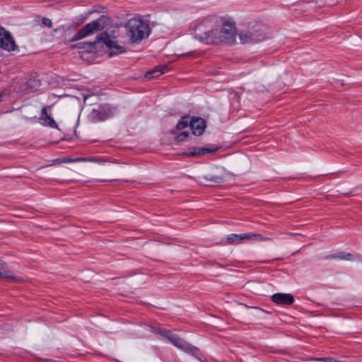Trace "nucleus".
<instances>
[{
    "label": "nucleus",
    "mask_w": 362,
    "mask_h": 362,
    "mask_svg": "<svg viewBox=\"0 0 362 362\" xmlns=\"http://www.w3.org/2000/svg\"><path fill=\"white\" fill-rule=\"evenodd\" d=\"M168 70V69L167 66H158L155 69L147 71L145 76L147 78H156L167 72Z\"/></svg>",
    "instance_id": "nucleus-18"
},
{
    "label": "nucleus",
    "mask_w": 362,
    "mask_h": 362,
    "mask_svg": "<svg viewBox=\"0 0 362 362\" xmlns=\"http://www.w3.org/2000/svg\"><path fill=\"white\" fill-rule=\"evenodd\" d=\"M179 337H180L177 334H174L171 330L168 329L164 339H165L168 342L175 345Z\"/></svg>",
    "instance_id": "nucleus-21"
},
{
    "label": "nucleus",
    "mask_w": 362,
    "mask_h": 362,
    "mask_svg": "<svg viewBox=\"0 0 362 362\" xmlns=\"http://www.w3.org/2000/svg\"><path fill=\"white\" fill-rule=\"evenodd\" d=\"M195 37L206 44H220L221 38L217 28L211 29L203 33H196Z\"/></svg>",
    "instance_id": "nucleus-9"
},
{
    "label": "nucleus",
    "mask_w": 362,
    "mask_h": 362,
    "mask_svg": "<svg viewBox=\"0 0 362 362\" xmlns=\"http://www.w3.org/2000/svg\"><path fill=\"white\" fill-rule=\"evenodd\" d=\"M252 308H254V309L258 310L259 311L263 312L262 309H260V308H259L257 307H252Z\"/></svg>",
    "instance_id": "nucleus-28"
},
{
    "label": "nucleus",
    "mask_w": 362,
    "mask_h": 362,
    "mask_svg": "<svg viewBox=\"0 0 362 362\" xmlns=\"http://www.w3.org/2000/svg\"><path fill=\"white\" fill-rule=\"evenodd\" d=\"M42 23L43 25H45V27H47V28H51L52 26V22L51 21V19L48 18H42Z\"/></svg>",
    "instance_id": "nucleus-25"
},
{
    "label": "nucleus",
    "mask_w": 362,
    "mask_h": 362,
    "mask_svg": "<svg viewBox=\"0 0 362 362\" xmlns=\"http://www.w3.org/2000/svg\"><path fill=\"white\" fill-rule=\"evenodd\" d=\"M194 54L193 52H187V53H185V54H183L182 55L183 56H186V55H189V56H191Z\"/></svg>",
    "instance_id": "nucleus-26"
},
{
    "label": "nucleus",
    "mask_w": 362,
    "mask_h": 362,
    "mask_svg": "<svg viewBox=\"0 0 362 362\" xmlns=\"http://www.w3.org/2000/svg\"><path fill=\"white\" fill-rule=\"evenodd\" d=\"M110 24V18L105 15L100 16L98 18L86 24L81 28L71 39L70 41H78L86 37L96 31L100 30Z\"/></svg>",
    "instance_id": "nucleus-3"
},
{
    "label": "nucleus",
    "mask_w": 362,
    "mask_h": 362,
    "mask_svg": "<svg viewBox=\"0 0 362 362\" xmlns=\"http://www.w3.org/2000/svg\"><path fill=\"white\" fill-rule=\"evenodd\" d=\"M115 112L116 109L108 104L99 105L90 111L89 118L93 122H103L112 117Z\"/></svg>",
    "instance_id": "nucleus-4"
},
{
    "label": "nucleus",
    "mask_w": 362,
    "mask_h": 362,
    "mask_svg": "<svg viewBox=\"0 0 362 362\" xmlns=\"http://www.w3.org/2000/svg\"><path fill=\"white\" fill-rule=\"evenodd\" d=\"M97 45H100L102 47L105 46L110 57L126 52L125 48L117 45V42L113 40L107 32H103L93 42L83 41L73 45L72 48L83 49L86 52H92L96 49Z\"/></svg>",
    "instance_id": "nucleus-1"
},
{
    "label": "nucleus",
    "mask_w": 362,
    "mask_h": 362,
    "mask_svg": "<svg viewBox=\"0 0 362 362\" xmlns=\"http://www.w3.org/2000/svg\"><path fill=\"white\" fill-rule=\"evenodd\" d=\"M175 130H173L171 133H172V134H175Z\"/></svg>",
    "instance_id": "nucleus-29"
},
{
    "label": "nucleus",
    "mask_w": 362,
    "mask_h": 362,
    "mask_svg": "<svg viewBox=\"0 0 362 362\" xmlns=\"http://www.w3.org/2000/svg\"><path fill=\"white\" fill-rule=\"evenodd\" d=\"M127 33L132 42H138L148 37L151 33L149 25L139 18L129 19L126 23Z\"/></svg>",
    "instance_id": "nucleus-2"
},
{
    "label": "nucleus",
    "mask_w": 362,
    "mask_h": 362,
    "mask_svg": "<svg viewBox=\"0 0 362 362\" xmlns=\"http://www.w3.org/2000/svg\"><path fill=\"white\" fill-rule=\"evenodd\" d=\"M4 94L2 93H0V102L3 100Z\"/></svg>",
    "instance_id": "nucleus-27"
},
{
    "label": "nucleus",
    "mask_w": 362,
    "mask_h": 362,
    "mask_svg": "<svg viewBox=\"0 0 362 362\" xmlns=\"http://www.w3.org/2000/svg\"><path fill=\"white\" fill-rule=\"evenodd\" d=\"M192 117H190L188 115H185L182 116L180 119L178 121V122L176 124V130L180 131L182 130L187 127H190V119Z\"/></svg>",
    "instance_id": "nucleus-20"
},
{
    "label": "nucleus",
    "mask_w": 362,
    "mask_h": 362,
    "mask_svg": "<svg viewBox=\"0 0 362 362\" xmlns=\"http://www.w3.org/2000/svg\"><path fill=\"white\" fill-rule=\"evenodd\" d=\"M149 331L164 338L168 329L160 327L150 326Z\"/></svg>",
    "instance_id": "nucleus-23"
},
{
    "label": "nucleus",
    "mask_w": 362,
    "mask_h": 362,
    "mask_svg": "<svg viewBox=\"0 0 362 362\" xmlns=\"http://www.w3.org/2000/svg\"><path fill=\"white\" fill-rule=\"evenodd\" d=\"M200 179L202 180L201 182L204 185H209V184L206 183L207 182L219 184L223 182L225 180L223 177L214 175H206L200 177Z\"/></svg>",
    "instance_id": "nucleus-17"
},
{
    "label": "nucleus",
    "mask_w": 362,
    "mask_h": 362,
    "mask_svg": "<svg viewBox=\"0 0 362 362\" xmlns=\"http://www.w3.org/2000/svg\"><path fill=\"white\" fill-rule=\"evenodd\" d=\"M4 264L5 263L0 260V277L6 278L12 281H18L20 278L16 276L12 272L6 270L4 267Z\"/></svg>",
    "instance_id": "nucleus-19"
},
{
    "label": "nucleus",
    "mask_w": 362,
    "mask_h": 362,
    "mask_svg": "<svg viewBox=\"0 0 362 362\" xmlns=\"http://www.w3.org/2000/svg\"><path fill=\"white\" fill-rule=\"evenodd\" d=\"M41 86V81L37 75H30L25 78L23 85V91L25 94L35 92Z\"/></svg>",
    "instance_id": "nucleus-11"
},
{
    "label": "nucleus",
    "mask_w": 362,
    "mask_h": 362,
    "mask_svg": "<svg viewBox=\"0 0 362 362\" xmlns=\"http://www.w3.org/2000/svg\"><path fill=\"white\" fill-rule=\"evenodd\" d=\"M218 31L221 43L232 45L235 42L237 30L233 22L225 21Z\"/></svg>",
    "instance_id": "nucleus-6"
},
{
    "label": "nucleus",
    "mask_w": 362,
    "mask_h": 362,
    "mask_svg": "<svg viewBox=\"0 0 362 362\" xmlns=\"http://www.w3.org/2000/svg\"><path fill=\"white\" fill-rule=\"evenodd\" d=\"M272 300L278 305H290L294 303V297L290 293H276L272 296Z\"/></svg>",
    "instance_id": "nucleus-13"
},
{
    "label": "nucleus",
    "mask_w": 362,
    "mask_h": 362,
    "mask_svg": "<svg viewBox=\"0 0 362 362\" xmlns=\"http://www.w3.org/2000/svg\"><path fill=\"white\" fill-rule=\"evenodd\" d=\"M266 38L262 28L250 29L239 33V39L243 44L257 43Z\"/></svg>",
    "instance_id": "nucleus-5"
},
{
    "label": "nucleus",
    "mask_w": 362,
    "mask_h": 362,
    "mask_svg": "<svg viewBox=\"0 0 362 362\" xmlns=\"http://www.w3.org/2000/svg\"><path fill=\"white\" fill-rule=\"evenodd\" d=\"M40 119V123L43 126L58 129V125L55 122L54 119L47 114L46 107L42 109Z\"/></svg>",
    "instance_id": "nucleus-14"
},
{
    "label": "nucleus",
    "mask_w": 362,
    "mask_h": 362,
    "mask_svg": "<svg viewBox=\"0 0 362 362\" xmlns=\"http://www.w3.org/2000/svg\"><path fill=\"white\" fill-rule=\"evenodd\" d=\"M227 243L229 244H240L247 240V233L230 234L226 237Z\"/></svg>",
    "instance_id": "nucleus-16"
},
{
    "label": "nucleus",
    "mask_w": 362,
    "mask_h": 362,
    "mask_svg": "<svg viewBox=\"0 0 362 362\" xmlns=\"http://www.w3.org/2000/svg\"><path fill=\"white\" fill-rule=\"evenodd\" d=\"M325 259H345V260H357L362 261V256L360 254H356L354 257L351 253L349 252H339L334 255H331L329 256H327Z\"/></svg>",
    "instance_id": "nucleus-15"
},
{
    "label": "nucleus",
    "mask_w": 362,
    "mask_h": 362,
    "mask_svg": "<svg viewBox=\"0 0 362 362\" xmlns=\"http://www.w3.org/2000/svg\"><path fill=\"white\" fill-rule=\"evenodd\" d=\"M174 346L184 352L192 355L198 360H202V354L199 349L186 341L185 339L179 337Z\"/></svg>",
    "instance_id": "nucleus-8"
},
{
    "label": "nucleus",
    "mask_w": 362,
    "mask_h": 362,
    "mask_svg": "<svg viewBox=\"0 0 362 362\" xmlns=\"http://www.w3.org/2000/svg\"><path fill=\"white\" fill-rule=\"evenodd\" d=\"M189 134L188 132H182L175 137V141L177 143L182 142L189 136Z\"/></svg>",
    "instance_id": "nucleus-24"
},
{
    "label": "nucleus",
    "mask_w": 362,
    "mask_h": 362,
    "mask_svg": "<svg viewBox=\"0 0 362 362\" xmlns=\"http://www.w3.org/2000/svg\"><path fill=\"white\" fill-rule=\"evenodd\" d=\"M218 148L209 147H190L183 154L187 157H199L201 156L216 152Z\"/></svg>",
    "instance_id": "nucleus-12"
},
{
    "label": "nucleus",
    "mask_w": 362,
    "mask_h": 362,
    "mask_svg": "<svg viewBox=\"0 0 362 362\" xmlns=\"http://www.w3.org/2000/svg\"><path fill=\"white\" fill-rule=\"evenodd\" d=\"M0 47L8 52L18 51V47L11 33L3 27H0Z\"/></svg>",
    "instance_id": "nucleus-7"
},
{
    "label": "nucleus",
    "mask_w": 362,
    "mask_h": 362,
    "mask_svg": "<svg viewBox=\"0 0 362 362\" xmlns=\"http://www.w3.org/2000/svg\"><path fill=\"white\" fill-rule=\"evenodd\" d=\"M247 240L252 241H265L269 240L268 238L264 237L262 235L259 233H247Z\"/></svg>",
    "instance_id": "nucleus-22"
},
{
    "label": "nucleus",
    "mask_w": 362,
    "mask_h": 362,
    "mask_svg": "<svg viewBox=\"0 0 362 362\" xmlns=\"http://www.w3.org/2000/svg\"><path fill=\"white\" fill-rule=\"evenodd\" d=\"M189 127L194 135L201 136L205 132L206 127V121L202 117L193 116L190 119Z\"/></svg>",
    "instance_id": "nucleus-10"
}]
</instances>
